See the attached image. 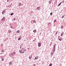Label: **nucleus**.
<instances>
[{
    "mask_svg": "<svg viewBox=\"0 0 66 66\" xmlns=\"http://www.w3.org/2000/svg\"><path fill=\"white\" fill-rule=\"evenodd\" d=\"M35 40H33V42H34Z\"/></svg>",
    "mask_w": 66,
    "mask_h": 66,
    "instance_id": "nucleus-43",
    "label": "nucleus"
},
{
    "mask_svg": "<svg viewBox=\"0 0 66 66\" xmlns=\"http://www.w3.org/2000/svg\"><path fill=\"white\" fill-rule=\"evenodd\" d=\"M1 54H2V53H1Z\"/></svg>",
    "mask_w": 66,
    "mask_h": 66,
    "instance_id": "nucleus-45",
    "label": "nucleus"
},
{
    "mask_svg": "<svg viewBox=\"0 0 66 66\" xmlns=\"http://www.w3.org/2000/svg\"><path fill=\"white\" fill-rule=\"evenodd\" d=\"M32 55H30V56L29 57V59H30V60H31V59H32Z\"/></svg>",
    "mask_w": 66,
    "mask_h": 66,
    "instance_id": "nucleus-5",
    "label": "nucleus"
},
{
    "mask_svg": "<svg viewBox=\"0 0 66 66\" xmlns=\"http://www.w3.org/2000/svg\"><path fill=\"white\" fill-rule=\"evenodd\" d=\"M9 65H12V61H11L9 62Z\"/></svg>",
    "mask_w": 66,
    "mask_h": 66,
    "instance_id": "nucleus-9",
    "label": "nucleus"
},
{
    "mask_svg": "<svg viewBox=\"0 0 66 66\" xmlns=\"http://www.w3.org/2000/svg\"><path fill=\"white\" fill-rule=\"evenodd\" d=\"M63 35V34H62L61 35V36H62V35Z\"/></svg>",
    "mask_w": 66,
    "mask_h": 66,
    "instance_id": "nucleus-36",
    "label": "nucleus"
},
{
    "mask_svg": "<svg viewBox=\"0 0 66 66\" xmlns=\"http://www.w3.org/2000/svg\"><path fill=\"white\" fill-rule=\"evenodd\" d=\"M21 5H21V3H20L19 4V6H20Z\"/></svg>",
    "mask_w": 66,
    "mask_h": 66,
    "instance_id": "nucleus-11",
    "label": "nucleus"
},
{
    "mask_svg": "<svg viewBox=\"0 0 66 66\" xmlns=\"http://www.w3.org/2000/svg\"><path fill=\"white\" fill-rule=\"evenodd\" d=\"M60 36H59L58 37V38H60Z\"/></svg>",
    "mask_w": 66,
    "mask_h": 66,
    "instance_id": "nucleus-40",
    "label": "nucleus"
},
{
    "mask_svg": "<svg viewBox=\"0 0 66 66\" xmlns=\"http://www.w3.org/2000/svg\"><path fill=\"white\" fill-rule=\"evenodd\" d=\"M20 30H19L16 31V33H20Z\"/></svg>",
    "mask_w": 66,
    "mask_h": 66,
    "instance_id": "nucleus-10",
    "label": "nucleus"
},
{
    "mask_svg": "<svg viewBox=\"0 0 66 66\" xmlns=\"http://www.w3.org/2000/svg\"><path fill=\"white\" fill-rule=\"evenodd\" d=\"M51 54H52V55H53V53H51Z\"/></svg>",
    "mask_w": 66,
    "mask_h": 66,
    "instance_id": "nucleus-41",
    "label": "nucleus"
},
{
    "mask_svg": "<svg viewBox=\"0 0 66 66\" xmlns=\"http://www.w3.org/2000/svg\"><path fill=\"white\" fill-rule=\"evenodd\" d=\"M55 48H53V52H55Z\"/></svg>",
    "mask_w": 66,
    "mask_h": 66,
    "instance_id": "nucleus-12",
    "label": "nucleus"
},
{
    "mask_svg": "<svg viewBox=\"0 0 66 66\" xmlns=\"http://www.w3.org/2000/svg\"><path fill=\"white\" fill-rule=\"evenodd\" d=\"M2 46H3V45H2Z\"/></svg>",
    "mask_w": 66,
    "mask_h": 66,
    "instance_id": "nucleus-44",
    "label": "nucleus"
},
{
    "mask_svg": "<svg viewBox=\"0 0 66 66\" xmlns=\"http://www.w3.org/2000/svg\"><path fill=\"white\" fill-rule=\"evenodd\" d=\"M4 50H2L1 51V52H3V53H4Z\"/></svg>",
    "mask_w": 66,
    "mask_h": 66,
    "instance_id": "nucleus-18",
    "label": "nucleus"
},
{
    "mask_svg": "<svg viewBox=\"0 0 66 66\" xmlns=\"http://www.w3.org/2000/svg\"><path fill=\"white\" fill-rule=\"evenodd\" d=\"M41 46V42H39L38 44V46L39 47Z\"/></svg>",
    "mask_w": 66,
    "mask_h": 66,
    "instance_id": "nucleus-3",
    "label": "nucleus"
},
{
    "mask_svg": "<svg viewBox=\"0 0 66 66\" xmlns=\"http://www.w3.org/2000/svg\"><path fill=\"white\" fill-rule=\"evenodd\" d=\"M48 25H50V24H51V23H48Z\"/></svg>",
    "mask_w": 66,
    "mask_h": 66,
    "instance_id": "nucleus-30",
    "label": "nucleus"
},
{
    "mask_svg": "<svg viewBox=\"0 0 66 66\" xmlns=\"http://www.w3.org/2000/svg\"><path fill=\"white\" fill-rule=\"evenodd\" d=\"M52 42H51L50 44V46H51V45H52Z\"/></svg>",
    "mask_w": 66,
    "mask_h": 66,
    "instance_id": "nucleus-29",
    "label": "nucleus"
},
{
    "mask_svg": "<svg viewBox=\"0 0 66 66\" xmlns=\"http://www.w3.org/2000/svg\"><path fill=\"white\" fill-rule=\"evenodd\" d=\"M52 64L50 63V65H49V66H52Z\"/></svg>",
    "mask_w": 66,
    "mask_h": 66,
    "instance_id": "nucleus-25",
    "label": "nucleus"
},
{
    "mask_svg": "<svg viewBox=\"0 0 66 66\" xmlns=\"http://www.w3.org/2000/svg\"><path fill=\"white\" fill-rule=\"evenodd\" d=\"M58 39H59V40L61 41V40H62V39H61V38H59Z\"/></svg>",
    "mask_w": 66,
    "mask_h": 66,
    "instance_id": "nucleus-24",
    "label": "nucleus"
},
{
    "mask_svg": "<svg viewBox=\"0 0 66 66\" xmlns=\"http://www.w3.org/2000/svg\"><path fill=\"white\" fill-rule=\"evenodd\" d=\"M57 33H58V31H57L56 32V33L55 34V35H56V34H57Z\"/></svg>",
    "mask_w": 66,
    "mask_h": 66,
    "instance_id": "nucleus-28",
    "label": "nucleus"
},
{
    "mask_svg": "<svg viewBox=\"0 0 66 66\" xmlns=\"http://www.w3.org/2000/svg\"><path fill=\"white\" fill-rule=\"evenodd\" d=\"M49 3L50 4V3H51V1H50L49 2Z\"/></svg>",
    "mask_w": 66,
    "mask_h": 66,
    "instance_id": "nucleus-27",
    "label": "nucleus"
},
{
    "mask_svg": "<svg viewBox=\"0 0 66 66\" xmlns=\"http://www.w3.org/2000/svg\"><path fill=\"white\" fill-rule=\"evenodd\" d=\"M56 22V20L55 19L54 21V22Z\"/></svg>",
    "mask_w": 66,
    "mask_h": 66,
    "instance_id": "nucleus-23",
    "label": "nucleus"
},
{
    "mask_svg": "<svg viewBox=\"0 0 66 66\" xmlns=\"http://www.w3.org/2000/svg\"><path fill=\"white\" fill-rule=\"evenodd\" d=\"M40 7H39V6H38L37 7V9L38 10H40Z\"/></svg>",
    "mask_w": 66,
    "mask_h": 66,
    "instance_id": "nucleus-7",
    "label": "nucleus"
},
{
    "mask_svg": "<svg viewBox=\"0 0 66 66\" xmlns=\"http://www.w3.org/2000/svg\"><path fill=\"white\" fill-rule=\"evenodd\" d=\"M22 46H21V45H20V49H22V48H22Z\"/></svg>",
    "mask_w": 66,
    "mask_h": 66,
    "instance_id": "nucleus-13",
    "label": "nucleus"
},
{
    "mask_svg": "<svg viewBox=\"0 0 66 66\" xmlns=\"http://www.w3.org/2000/svg\"><path fill=\"white\" fill-rule=\"evenodd\" d=\"M40 34H41V33H40Z\"/></svg>",
    "mask_w": 66,
    "mask_h": 66,
    "instance_id": "nucleus-47",
    "label": "nucleus"
},
{
    "mask_svg": "<svg viewBox=\"0 0 66 66\" xmlns=\"http://www.w3.org/2000/svg\"><path fill=\"white\" fill-rule=\"evenodd\" d=\"M26 51V50L24 48H23L22 49H20V50H19V52L20 53H24V51Z\"/></svg>",
    "mask_w": 66,
    "mask_h": 66,
    "instance_id": "nucleus-1",
    "label": "nucleus"
},
{
    "mask_svg": "<svg viewBox=\"0 0 66 66\" xmlns=\"http://www.w3.org/2000/svg\"><path fill=\"white\" fill-rule=\"evenodd\" d=\"M15 54H16V52H13L11 54H10L9 55L10 57H12V58H13V57L12 56H14Z\"/></svg>",
    "mask_w": 66,
    "mask_h": 66,
    "instance_id": "nucleus-2",
    "label": "nucleus"
},
{
    "mask_svg": "<svg viewBox=\"0 0 66 66\" xmlns=\"http://www.w3.org/2000/svg\"><path fill=\"white\" fill-rule=\"evenodd\" d=\"M61 2H62V3H64V1H62Z\"/></svg>",
    "mask_w": 66,
    "mask_h": 66,
    "instance_id": "nucleus-35",
    "label": "nucleus"
},
{
    "mask_svg": "<svg viewBox=\"0 0 66 66\" xmlns=\"http://www.w3.org/2000/svg\"><path fill=\"white\" fill-rule=\"evenodd\" d=\"M55 45H54V46H53V48H55V47H55Z\"/></svg>",
    "mask_w": 66,
    "mask_h": 66,
    "instance_id": "nucleus-20",
    "label": "nucleus"
},
{
    "mask_svg": "<svg viewBox=\"0 0 66 66\" xmlns=\"http://www.w3.org/2000/svg\"><path fill=\"white\" fill-rule=\"evenodd\" d=\"M21 39V37H20L18 39V40H20Z\"/></svg>",
    "mask_w": 66,
    "mask_h": 66,
    "instance_id": "nucleus-15",
    "label": "nucleus"
},
{
    "mask_svg": "<svg viewBox=\"0 0 66 66\" xmlns=\"http://www.w3.org/2000/svg\"><path fill=\"white\" fill-rule=\"evenodd\" d=\"M61 29H63V26H62L61 27Z\"/></svg>",
    "mask_w": 66,
    "mask_h": 66,
    "instance_id": "nucleus-26",
    "label": "nucleus"
},
{
    "mask_svg": "<svg viewBox=\"0 0 66 66\" xmlns=\"http://www.w3.org/2000/svg\"><path fill=\"white\" fill-rule=\"evenodd\" d=\"M8 32L9 33H11V31H10V30H9L8 31Z\"/></svg>",
    "mask_w": 66,
    "mask_h": 66,
    "instance_id": "nucleus-14",
    "label": "nucleus"
},
{
    "mask_svg": "<svg viewBox=\"0 0 66 66\" xmlns=\"http://www.w3.org/2000/svg\"><path fill=\"white\" fill-rule=\"evenodd\" d=\"M38 56H36L35 58V60H37L38 59Z\"/></svg>",
    "mask_w": 66,
    "mask_h": 66,
    "instance_id": "nucleus-8",
    "label": "nucleus"
},
{
    "mask_svg": "<svg viewBox=\"0 0 66 66\" xmlns=\"http://www.w3.org/2000/svg\"><path fill=\"white\" fill-rule=\"evenodd\" d=\"M2 61H4V59H2Z\"/></svg>",
    "mask_w": 66,
    "mask_h": 66,
    "instance_id": "nucleus-33",
    "label": "nucleus"
},
{
    "mask_svg": "<svg viewBox=\"0 0 66 66\" xmlns=\"http://www.w3.org/2000/svg\"><path fill=\"white\" fill-rule=\"evenodd\" d=\"M5 18L4 16L3 17V19H2V21H5Z\"/></svg>",
    "mask_w": 66,
    "mask_h": 66,
    "instance_id": "nucleus-4",
    "label": "nucleus"
},
{
    "mask_svg": "<svg viewBox=\"0 0 66 66\" xmlns=\"http://www.w3.org/2000/svg\"><path fill=\"white\" fill-rule=\"evenodd\" d=\"M5 12H6V10H4L2 12V14H4V13H5Z\"/></svg>",
    "mask_w": 66,
    "mask_h": 66,
    "instance_id": "nucleus-6",
    "label": "nucleus"
},
{
    "mask_svg": "<svg viewBox=\"0 0 66 66\" xmlns=\"http://www.w3.org/2000/svg\"><path fill=\"white\" fill-rule=\"evenodd\" d=\"M61 3H62V2H61L58 5V6H59V5H60L61 4Z\"/></svg>",
    "mask_w": 66,
    "mask_h": 66,
    "instance_id": "nucleus-22",
    "label": "nucleus"
},
{
    "mask_svg": "<svg viewBox=\"0 0 66 66\" xmlns=\"http://www.w3.org/2000/svg\"><path fill=\"white\" fill-rule=\"evenodd\" d=\"M33 66H36V64H34L33 65Z\"/></svg>",
    "mask_w": 66,
    "mask_h": 66,
    "instance_id": "nucleus-34",
    "label": "nucleus"
},
{
    "mask_svg": "<svg viewBox=\"0 0 66 66\" xmlns=\"http://www.w3.org/2000/svg\"><path fill=\"white\" fill-rule=\"evenodd\" d=\"M62 34H64V32H63L62 33Z\"/></svg>",
    "mask_w": 66,
    "mask_h": 66,
    "instance_id": "nucleus-38",
    "label": "nucleus"
},
{
    "mask_svg": "<svg viewBox=\"0 0 66 66\" xmlns=\"http://www.w3.org/2000/svg\"><path fill=\"white\" fill-rule=\"evenodd\" d=\"M15 18H14V19H13V20H15Z\"/></svg>",
    "mask_w": 66,
    "mask_h": 66,
    "instance_id": "nucleus-32",
    "label": "nucleus"
},
{
    "mask_svg": "<svg viewBox=\"0 0 66 66\" xmlns=\"http://www.w3.org/2000/svg\"><path fill=\"white\" fill-rule=\"evenodd\" d=\"M34 22V23H36V20H33Z\"/></svg>",
    "mask_w": 66,
    "mask_h": 66,
    "instance_id": "nucleus-16",
    "label": "nucleus"
},
{
    "mask_svg": "<svg viewBox=\"0 0 66 66\" xmlns=\"http://www.w3.org/2000/svg\"><path fill=\"white\" fill-rule=\"evenodd\" d=\"M9 1V0H7V2H8Z\"/></svg>",
    "mask_w": 66,
    "mask_h": 66,
    "instance_id": "nucleus-39",
    "label": "nucleus"
},
{
    "mask_svg": "<svg viewBox=\"0 0 66 66\" xmlns=\"http://www.w3.org/2000/svg\"><path fill=\"white\" fill-rule=\"evenodd\" d=\"M35 40H36V38H35Z\"/></svg>",
    "mask_w": 66,
    "mask_h": 66,
    "instance_id": "nucleus-42",
    "label": "nucleus"
},
{
    "mask_svg": "<svg viewBox=\"0 0 66 66\" xmlns=\"http://www.w3.org/2000/svg\"><path fill=\"white\" fill-rule=\"evenodd\" d=\"M40 34H41V33H40Z\"/></svg>",
    "mask_w": 66,
    "mask_h": 66,
    "instance_id": "nucleus-46",
    "label": "nucleus"
},
{
    "mask_svg": "<svg viewBox=\"0 0 66 66\" xmlns=\"http://www.w3.org/2000/svg\"><path fill=\"white\" fill-rule=\"evenodd\" d=\"M11 28L12 29H13V27L11 26Z\"/></svg>",
    "mask_w": 66,
    "mask_h": 66,
    "instance_id": "nucleus-37",
    "label": "nucleus"
},
{
    "mask_svg": "<svg viewBox=\"0 0 66 66\" xmlns=\"http://www.w3.org/2000/svg\"><path fill=\"white\" fill-rule=\"evenodd\" d=\"M14 15V13H11L10 15H11V16H12V15Z\"/></svg>",
    "mask_w": 66,
    "mask_h": 66,
    "instance_id": "nucleus-19",
    "label": "nucleus"
},
{
    "mask_svg": "<svg viewBox=\"0 0 66 66\" xmlns=\"http://www.w3.org/2000/svg\"><path fill=\"white\" fill-rule=\"evenodd\" d=\"M33 32H34V33H36V30H34L33 31Z\"/></svg>",
    "mask_w": 66,
    "mask_h": 66,
    "instance_id": "nucleus-17",
    "label": "nucleus"
},
{
    "mask_svg": "<svg viewBox=\"0 0 66 66\" xmlns=\"http://www.w3.org/2000/svg\"><path fill=\"white\" fill-rule=\"evenodd\" d=\"M64 16H65V15H63L62 17V18H63L64 17Z\"/></svg>",
    "mask_w": 66,
    "mask_h": 66,
    "instance_id": "nucleus-21",
    "label": "nucleus"
},
{
    "mask_svg": "<svg viewBox=\"0 0 66 66\" xmlns=\"http://www.w3.org/2000/svg\"><path fill=\"white\" fill-rule=\"evenodd\" d=\"M50 15L51 16H52V12L50 13Z\"/></svg>",
    "mask_w": 66,
    "mask_h": 66,
    "instance_id": "nucleus-31",
    "label": "nucleus"
}]
</instances>
